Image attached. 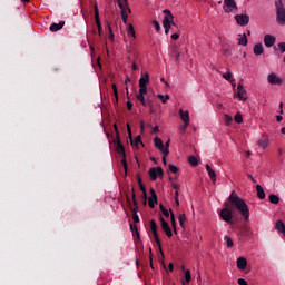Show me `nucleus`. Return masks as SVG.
Wrapping results in <instances>:
<instances>
[{
    "label": "nucleus",
    "instance_id": "nucleus-1",
    "mask_svg": "<svg viewBox=\"0 0 285 285\" xmlns=\"http://www.w3.org/2000/svg\"><path fill=\"white\" fill-rule=\"evenodd\" d=\"M228 202L232 207H234L236 210L240 213L245 222H248V219H250V209L248 208L246 200L239 197V195H237V191L233 190L230 193Z\"/></svg>",
    "mask_w": 285,
    "mask_h": 285
},
{
    "label": "nucleus",
    "instance_id": "nucleus-2",
    "mask_svg": "<svg viewBox=\"0 0 285 285\" xmlns=\"http://www.w3.org/2000/svg\"><path fill=\"white\" fill-rule=\"evenodd\" d=\"M114 130L116 132V139H114V144H116V153L121 157L122 168L125 170V177H128V161L126 160V148L124 144H121V138L119 134V127L117 124L114 125Z\"/></svg>",
    "mask_w": 285,
    "mask_h": 285
},
{
    "label": "nucleus",
    "instance_id": "nucleus-3",
    "mask_svg": "<svg viewBox=\"0 0 285 285\" xmlns=\"http://www.w3.org/2000/svg\"><path fill=\"white\" fill-rule=\"evenodd\" d=\"M132 200H130V196H127V204L132 213L134 224H139V203L137 202V195L135 194V188H132ZM134 204V208H132Z\"/></svg>",
    "mask_w": 285,
    "mask_h": 285
},
{
    "label": "nucleus",
    "instance_id": "nucleus-4",
    "mask_svg": "<svg viewBox=\"0 0 285 285\" xmlns=\"http://www.w3.org/2000/svg\"><path fill=\"white\" fill-rule=\"evenodd\" d=\"M275 8H276V23H278V26H285L284 2H282V0H276Z\"/></svg>",
    "mask_w": 285,
    "mask_h": 285
},
{
    "label": "nucleus",
    "instance_id": "nucleus-5",
    "mask_svg": "<svg viewBox=\"0 0 285 285\" xmlns=\"http://www.w3.org/2000/svg\"><path fill=\"white\" fill-rule=\"evenodd\" d=\"M219 217L223 222H226L227 224H230V226H233V210L228 208V204H226V207L220 210Z\"/></svg>",
    "mask_w": 285,
    "mask_h": 285
},
{
    "label": "nucleus",
    "instance_id": "nucleus-6",
    "mask_svg": "<svg viewBox=\"0 0 285 285\" xmlns=\"http://www.w3.org/2000/svg\"><path fill=\"white\" fill-rule=\"evenodd\" d=\"M223 10L226 14L235 13L239 8L237 7V2L235 0H224Z\"/></svg>",
    "mask_w": 285,
    "mask_h": 285
},
{
    "label": "nucleus",
    "instance_id": "nucleus-7",
    "mask_svg": "<svg viewBox=\"0 0 285 285\" xmlns=\"http://www.w3.org/2000/svg\"><path fill=\"white\" fill-rule=\"evenodd\" d=\"M150 228L154 239L160 250V255L164 257V250L161 249V240L159 239V234L157 233V223L155 222V219L150 220Z\"/></svg>",
    "mask_w": 285,
    "mask_h": 285
},
{
    "label": "nucleus",
    "instance_id": "nucleus-8",
    "mask_svg": "<svg viewBox=\"0 0 285 285\" xmlns=\"http://www.w3.org/2000/svg\"><path fill=\"white\" fill-rule=\"evenodd\" d=\"M163 13L165 14L163 26H174L175 28H177V23H175V16H173V12H170V10L168 9H165Z\"/></svg>",
    "mask_w": 285,
    "mask_h": 285
},
{
    "label": "nucleus",
    "instance_id": "nucleus-9",
    "mask_svg": "<svg viewBox=\"0 0 285 285\" xmlns=\"http://www.w3.org/2000/svg\"><path fill=\"white\" fill-rule=\"evenodd\" d=\"M147 92H148V87L139 86V94L137 95V99L145 107L148 106V104H150V100H146V97H145Z\"/></svg>",
    "mask_w": 285,
    "mask_h": 285
},
{
    "label": "nucleus",
    "instance_id": "nucleus-10",
    "mask_svg": "<svg viewBox=\"0 0 285 285\" xmlns=\"http://www.w3.org/2000/svg\"><path fill=\"white\" fill-rule=\"evenodd\" d=\"M267 81L271 86H282L284 80L277 76V73L272 72L267 76Z\"/></svg>",
    "mask_w": 285,
    "mask_h": 285
},
{
    "label": "nucleus",
    "instance_id": "nucleus-11",
    "mask_svg": "<svg viewBox=\"0 0 285 285\" xmlns=\"http://www.w3.org/2000/svg\"><path fill=\"white\" fill-rule=\"evenodd\" d=\"M157 175L158 177H164V169L161 167L149 169V177L151 181H157Z\"/></svg>",
    "mask_w": 285,
    "mask_h": 285
},
{
    "label": "nucleus",
    "instance_id": "nucleus-12",
    "mask_svg": "<svg viewBox=\"0 0 285 285\" xmlns=\"http://www.w3.org/2000/svg\"><path fill=\"white\" fill-rule=\"evenodd\" d=\"M234 19L236 23L242 27H245L250 21V17L248 14H236Z\"/></svg>",
    "mask_w": 285,
    "mask_h": 285
},
{
    "label": "nucleus",
    "instance_id": "nucleus-13",
    "mask_svg": "<svg viewBox=\"0 0 285 285\" xmlns=\"http://www.w3.org/2000/svg\"><path fill=\"white\" fill-rule=\"evenodd\" d=\"M160 224H161V229L167 235V237L170 239V237H173V229H170V225H168V222H166V219H164V216H160Z\"/></svg>",
    "mask_w": 285,
    "mask_h": 285
},
{
    "label": "nucleus",
    "instance_id": "nucleus-14",
    "mask_svg": "<svg viewBox=\"0 0 285 285\" xmlns=\"http://www.w3.org/2000/svg\"><path fill=\"white\" fill-rule=\"evenodd\" d=\"M94 10H95V21L98 28V35L99 37H101L102 27H101V19L99 18V7H97V4L94 6Z\"/></svg>",
    "mask_w": 285,
    "mask_h": 285
},
{
    "label": "nucleus",
    "instance_id": "nucleus-15",
    "mask_svg": "<svg viewBox=\"0 0 285 285\" xmlns=\"http://www.w3.org/2000/svg\"><path fill=\"white\" fill-rule=\"evenodd\" d=\"M236 97H238L240 101H246V99H248V96H246V89H244V85L239 83L237 86Z\"/></svg>",
    "mask_w": 285,
    "mask_h": 285
},
{
    "label": "nucleus",
    "instance_id": "nucleus-16",
    "mask_svg": "<svg viewBox=\"0 0 285 285\" xmlns=\"http://www.w3.org/2000/svg\"><path fill=\"white\" fill-rule=\"evenodd\" d=\"M269 141L271 140L268 139V136H263L261 139L257 140V146L265 150V148H268Z\"/></svg>",
    "mask_w": 285,
    "mask_h": 285
},
{
    "label": "nucleus",
    "instance_id": "nucleus-17",
    "mask_svg": "<svg viewBox=\"0 0 285 285\" xmlns=\"http://www.w3.org/2000/svg\"><path fill=\"white\" fill-rule=\"evenodd\" d=\"M118 8H120V11L127 10V12L130 14L132 10L128 6V0H117Z\"/></svg>",
    "mask_w": 285,
    "mask_h": 285
},
{
    "label": "nucleus",
    "instance_id": "nucleus-18",
    "mask_svg": "<svg viewBox=\"0 0 285 285\" xmlns=\"http://www.w3.org/2000/svg\"><path fill=\"white\" fill-rule=\"evenodd\" d=\"M150 197L148 199L149 207L155 208V204H157V193L155 189L150 188Z\"/></svg>",
    "mask_w": 285,
    "mask_h": 285
},
{
    "label": "nucleus",
    "instance_id": "nucleus-19",
    "mask_svg": "<svg viewBox=\"0 0 285 285\" xmlns=\"http://www.w3.org/2000/svg\"><path fill=\"white\" fill-rule=\"evenodd\" d=\"M264 43H265L266 48H273V46H275V37L271 36V35H265Z\"/></svg>",
    "mask_w": 285,
    "mask_h": 285
},
{
    "label": "nucleus",
    "instance_id": "nucleus-20",
    "mask_svg": "<svg viewBox=\"0 0 285 285\" xmlns=\"http://www.w3.org/2000/svg\"><path fill=\"white\" fill-rule=\"evenodd\" d=\"M66 26V21H60L59 23H52L49 27L50 32H59Z\"/></svg>",
    "mask_w": 285,
    "mask_h": 285
},
{
    "label": "nucleus",
    "instance_id": "nucleus-21",
    "mask_svg": "<svg viewBox=\"0 0 285 285\" xmlns=\"http://www.w3.org/2000/svg\"><path fill=\"white\" fill-rule=\"evenodd\" d=\"M179 115L184 124H188V121H190V112H188V110L180 109Z\"/></svg>",
    "mask_w": 285,
    "mask_h": 285
},
{
    "label": "nucleus",
    "instance_id": "nucleus-22",
    "mask_svg": "<svg viewBox=\"0 0 285 285\" xmlns=\"http://www.w3.org/2000/svg\"><path fill=\"white\" fill-rule=\"evenodd\" d=\"M246 266H248V261H246L244 257H239L237 259V268L239 271H246Z\"/></svg>",
    "mask_w": 285,
    "mask_h": 285
},
{
    "label": "nucleus",
    "instance_id": "nucleus-23",
    "mask_svg": "<svg viewBox=\"0 0 285 285\" xmlns=\"http://www.w3.org/2000/svg\"><path fill=\"white\" fill-rule=\"evenodd\" d=\"M205 168L210 177V180L213 181V184H215L217 181V174L213 168H210V165H206Z\"/></svg>",
    "mask_w": 285,
    "mask_h": 285
},
{
    "label": "nucleus",
    "instance_id": "nucleus-24",
    "mask_svg": "<svg viewBox=\"0 0 285 285\" xmlns=\"http://www.w3.org/2000/svg\"><path fill=\"white\" fill-rule=\"evenodd\" d=\"M275 228H276L277 233H281L285 237V224H284V222L277 220L275 223Z\"/></svg>",
    "mask_w": 285,
    "mask_h": 285
},
{
    "label": "nucleus",
    "instance_id": "nucleus-25",
    "mask_svg": "<svg viewBox=\"0 0 285 285\" xmlns=\"http://www.w3.org/2000/svg\"><path fill=\"white\" fill-rule=\"evenodd\" d=\"M254 55L256 57H259V56L264 55V46L262 43H256L254 46Z\"/></svg>",
    "mask_w": 285,
    "mask_h": 285
},
{
    "label": "nucleus",
    "instance_id": "nucleus-26",
    "mask_svg": "<svg viewBox=\"0 0 285 285\" xmlns=\"http://www.w3.org/2000/svg\"><path fill=\"white\" fill-rule=\"evenodd\" d=\"M256 191L258 199H266V193L264 191V187H262V185H256Z\"/></svg>",
    "mask_w": 285,
    "mask_h": 285
},
{
    "label": "nucleus",
    "instance_id": "nucleus-27",
    "mask_svg": "<svg viewBox=\"0 0 285 285\" xmlns=\"http://www.w3.org/2000/svg\"><path fill=\"white\" fill-rule=\"evenodd\" d=\"M238 46H248V36L246 33L238 35Z\"/></svg>",
    "mask_w": 285,
    "mask_h": 285
},
{
    "label": "nucleus",
    "instance_id": "nucleus-28",
    "mask_svg": "<svg viewBox=\"0 0 285 285\" xmlns=\"http://www.w3.org/2000/svg\"><path fill=\"white\" fill-rule=\"evenodd\" d=\"M154 144L155 147L160 150V153H164V141L159 137L154 138Z\"/></svg>",
    "mask_w": 285,
    "mask_h": 285
},
{
    "label": "nucleus",
    "instance_id": "nucleus-29",
    "mask_svg": "<svg viewBox=\"0 0 285 285\" xmlns=\"http://www.w3.org/2000/svg\"><path fill=\"white\" fill-rule=\"evenodd\" d=\"M147 83H150V75L148 72L139 79V86H146Z\"/></svg>",
    "mask_w": 285,
    "mask_h": 285
},
{
    "label": "nucleus",
    "instance_id": "nucleus-30",
    "mask_svg": "<svg viewBox=\"0 0 285 285\" xmlns=\"http://www.w3.org/2000/svg\"><path fill=\"white\" fill-rule=\"evenodd\" d=\"M127 35L128 37H132V39H137V33L135 32V27L132 26V23L128 24Z\"/></svg>",
    "mask_w": 285,
    "mask_h": 285
},
{
    "label": "nucleus",
    "instance_id": "nucleus-31",
    "mask_svg": "<svg viewBox=\"0 0 285 285\" xmlns=\"http://www.w3.org/2000/svg\"><path fill=\"white\" fill-rule=\"evenodd\" d=\"M223 79H226V81H229L233 83L235 80H233V73H230V69H227L226 73H222Z\"/></svg>",
    "mask_w": 285,
    "mask_h": 285
},
{
    "label": "nucleus",
    "instance_id": "nucleus-32",
    "mask_svg": "<svg viewBox=\"0 0 285 285\" xmlns=\"http://www.w3.org/2000/svg\"><path fill=\"white\" fill-rule=\"evenodd\" d=\"M130 230H131L134 237L136 235L137 239H141V236L139 235V229H137V225L130 224Z\"/></svg>",
    "mask_w": 285,
    "mask_h": 285
},
{
    "label": "nucleus",
    "instance_id": "nucleus-33",
    "mask_svg": "<svg viewBox=\"0 0 285 285\" xmlns=\"http://www.w3.org/2000/svg\"><path fill=\"white\" fill-rule=\"evenodd\" d=\"M139 188L142 191L144 199H148V194L146 193V187L144 186V183L141 181V178H138Z\"/></svg>",
    "mask_w": 285,
    "mask_h": 285
},
{
    "label": "nucleus",
    "instance_id": "nucleus-34",
    "mask_svg": "<svg viewBox=\"0 0 285 285\" xmlns=\"http://www.w3.org/2000/svg\"><path fill=\"white\" fill-rule=\"evenodd\" d=\"M168 148H170V140H167L165 146L163 145V155H165V157L170 155V150Z\"/></svg>",
    "mask_w": 285,
    "mask_h": 285
},
{
    "label": "nucleus",
    "instance_id": "nucleus-35",
    "mask_svg": "<svg viewBox=\"0 0 285 285\" xmlns=\"http://www.w3.org/2000/svg\"><path fill=\"white\" fill-rule=\"evenodd\" d=\"M170 220L171 228H174V232L177 233V222L175 220V213H173V209H170Z\"/></svg>",
    "mask_w": 285,
    "mask_h": 285
},
{
    "label": "nucleus",
    "instance_id": "nucleus-36",
    "mask_svg": "<svg viewBox=\"0 0 285 285\" xmlns=\"http://www.w3.org/2000/svg\"><path fill=\"white\" fill-rule=\"evenodd\" d=\"M191 279L193 277L190 276V271L189 269L185 271V281H183V285L190 284Z\"/></svg>",
    "mask_w": 285,
    "mask_h": 285
},
{
    "label": "nucleus",
    "instance_id": "nucleus-37",
    "mask_svg": "<svg viewBox=\"0 0 285 285\" xmlns=\"http://www.w3.org/2000/svg\"><path fill=\"white\" fill-rule=\"evenodd\" d=\"M178 222H179L180 228H185L186 214H180L179 217H178Z\"/></svg>",
    "mask_w": 285,
    "mask_h": 285
},
{
    "label": "nucleus",
    "instance_id": "nucleus-38",
    "mask_svg": "<svg viewBox=\"0 0 285 285\" xmlns=\"http://www.w3.org/2000/svg\"><path fill=\"white\" fill-rule=\"evenodd\" d=\"M188 161H189L190 166H199V161L197 160V157H195V156H189Z\"/></svg>",
    "mask_w": 285,
    "mask_h": 285
},
{
    "label": "nucleus",
    "instance_id": "nucleus-39",
    "mask_svg": "<svg viewBox=\"0 0 285 285\" xmlns=\"http://www.w3.org/2000/svg\"><path fill=\"white\" fill-rule=\"evenodd\" d=\"M269 202L271 204H279V196L275 194L269 195Z\"/></svg>",
    "mask_w": 285,
    "mask_h": 285
},
{
    "label": "nucleus",
    "instance_id": "nucleus-40",
    "mask_svg": "<svg viewBox=\"0 0 285 285\" xmlns=\"http://www.w3.org/2000/svg\"><path fill=\"white\" fill-rule=\"evenodd\" d=\"M122 23H128V10L120 11Z\"/></svg>",
    "mask_w": 285,
    "mask_h": 285
},
{
    "label": "nucleus",
    "instance_id": "nucleus-41",
    "mask_svg": "<svg viewBox=\"0 0 285 285\" xmlns=\"http://www.w3.org/2000/svg\"><path fill=\"white\" fill-rule=\"evenodd\" d=\"M112 90H114V96H115V101L114 104H118L119 102V92L117 91V85H112Z\"/></svg>",
    "mask_w": 285,
    "mask_h": 285
},
{
    "label": "nucleus",
    "instance_id": "nucleus-42",
    "mask_svg": "<svg viewBox=\"0 0 285 285\" xmlns=\"http://www.w3.org/2000/svg\"><path fill=\"white\" fill-rule=\"evenodd\" d=\"M157 97L161 101V104H166L168 101V99H170V96H168V95L164 96V95L159 94Z\"/></svg>",
    "mask_w": 285,
    "mask_h": 285
},
{
    "label": "nucleus",
    "instance_id": "nucleus-43",
    "mask_svg": "<svg viewBox=\"0 0 285 285\" xmlns=\"http://www.w3.org/2000/svg\"><path fill=\"white\" fill-rule=\"evenodd\" d=\"M224 120H225L226 126H230V124H233V117L228 114H225Z\"/></svg>",
    "mask_w": 285,
    "mask_h": 285
},
{
    "label": "nucleus",
    "instance_id": "nucleus-44",
    "mask_svg": "<svg viewBox=\"0 0 285 285\" xmlns=\"http://www.w3.org/2000/svg\"><path fill=\"white\" fill-rule=\"evenodd\" d=\"M234 121L236 124H242L244 121V117H242V114L237 112L234 117Z\"/></svg>",
    "mask_w": 285,
    "mask_h": 285
},
{
    "label": "nucleus",
    "instance_id": "nucleus-45",
    "mask_svg": "<svg viewBox=\"0 0 285 285\" xmlns=\"http://www.w3.org/2000/svg\"><path fill=\"white\" fill-rule=\"evenodd\" d=\"M169 173L177 175L179 173V168L175 165H169Z\"/></svg>",
    "mask_w": 285,
    "mask_h": 285
},
{
    "label": "nucleus",
    "instance_id": "nucleus-46",
    "mask_svg": "<svg viewBox=\"0 0 285 285\" xmlns=\"http://www.w3.org/2000/svg\"><path fill=\"white\" fill-rule=\"evenodd\" d=\"M159 208L163 215H165L166 217H170V213L168 212V209H166L164 205L160 204Z\"/></svg>",
    "mask_w": 285,
    "mask_h": 285
},
{
    "label": "nucleus",
    "instance_id": "nucleus-47",
    "mask_svg": "<svg viewBox=\"0 0 285 285\" xmlns=\"http://www.w3.org/2000/svg\"><path fill=\"white\" fill-rule=\"evenodd\" d=\"M224 239H225V242L227 244V248H233V245H234L233 244V239L230 237H228V236H225Z\"/></svg>",
    "mask_w": 285,
    "mask_h": 285
},
{
    "label": "nucleus",
    "instance_id": "nucleus-48",
    "mask_svg": "<svg viewBox=\"0 0 285 285\" xmlns=\"http://www.w3.org/2000/svg\"><path fill=\"white\" fill-rule=\"evenodd\" d=\"M109 39L110 41H115V33L112 32V27L108 23Z\"/></svg>",
    "mask_w": 285,
    "mask_h": 285
},
{
    "label": "nucleus",
    "instance_id": "nucleus-49",
    "mask_svg": "<svg viewBox=\"0 0 285 285\" xmlns=\"http://www.w3.org/2000/svg\"><path fill=\"white\" fill-rule=\"evenodd\" d=\"M135 146H136V148H139V144H141V146H144V142L141 141V136H137L136 138H135Z\"/></svg>",
    "mask_w": 285,
    "mask_h": 285
},
{
    "label": "nucleus",
    "instance_id": "nucleus-50",
    "mask_svg": "<svg viewBox=\"0 0 285 285\" xmlns=\"http://www.w3.org/2000/svg\"><path fill=\"white\" fill-rule=\"evenodd\" d=\"M173 55L175 61H179V57H181V52L177 51L176 49H173Z\"/></svg>",
    "mask_w": 285,
    "mask_h": 285
},
{
    "label": "nucleus",
    "instance_id": "nucleus-51",
    "mask_svg": "<svg viewBox=\"0 0 285 285\" xmlns=\"http://www.w3.org/2000/svg\"><path fill=\"white\" fill-rule=\"evenodd\" d=\"M153 26H154L156 32H159V30H161V24H159V21L154 20Z\"/></svg>",
    "mask_w": 285,
    "mask_h": 285
},
{
    "label": "nucleus",
    "instance_id": "nucleus-52",
    "mask_svg": "<svg viewBox=\"0 0 285 285\" xmlns=\"http://www.w3.org/2000/svg\"><path fill=\"white\" fill-rule=\"evenodd\" d=\"M165 29V35H168L170 32V29L173 28V24H163Z\"/></svg>",
    "mask_w": 285,
    "mask_h": 285
},
{
    "label": "nucleus",
    "instance_id": "nucleus-53",
    "mask_svg": "<svg viewBox=\"0 0 285 285\" xmlns=\"http://www.w3.org/2000/svg\"><path fill=\"white\" fill-rule=\"evenodd\" d=\"M127 132L130 141H132V130L130 129V125H127Z\"/></svg>",
    "mask_w": 285,
    "mask_h": 285
},
{
    "label": "nucleus",
    "instance_id": "nucleus-54",
    "mask_svg": "<svg viewBox=\"0 0 285 285\" xmlns=\"http://www.w3.org/2000/svg\"><path fill=\"white\" fill-rule=\"evenodd\" d=\"M278 48H279L281 52H285V42H279Z\"/></svg>",
    "mask_w": 285,
    "mask_h": 285
},
{
    "label": "nucleus",
    "instance_id": "nucleus-55",
    "mask_svg": "<svg viewBox=\"0 0 285 285\" xmlns=\"http://www.w3.org/2000/svg\"><path fill=\"white\" fill-rule=\"evenodd\" d=\"M180 35L178 32L171 35L173 41H177L179 39Z\"/></svg>",
    "mask_w": 285,
    "mask_h": 285
},
{
    "label": "nucleus",
    "instance_id": "nucleus-56",
    "mask_svg": "<svg viewBox=\"0 0 285 285\" xmlns=\"http://www.w3.org/2000/svg\"><path fill=\"white\" fill-rule=\"evenodd\" d=\"M238 284L239 285H248V282H246V279H244V278H238Z\"/></svg>",
    "mask_w": 285,
    "mask_h": 285
},
{
    "label": "nucleus",
    "instance_id": "nucleus-57",
    "mask_svg": "<svg viewBox=\"0 0 285 285\" xmlns=\"http://www.w3.org/2000/svg\"><path fill=\"white\" fill-rule=\"evenodd\" d=\"M168 268L170 273H173V271H175V265L173 263H169Z\"/></svg>",
    "mask_w": 285,
    "mask_h": 285
},
{
    "label": "nucleus",
    "instance_id": "nucleus-58",
    "mask_svg": "<svg viewBox=\"0 0 285 285\" xmlns=\"http://www.w3.org/2000/svg\"><path fill=\"white\" fill-rule=\"evenodd\" d=\"M127 109H128V110H132V102L127 101Z\"/></svg>",
    "mask_w": 285,
    "mask_h": 285
},
{
    "label": "nucleus",
    "instance_id": "nucleus-59",
    "mask_svg": "<svg viewBox=\"0 0 285 285\" xmlns=\"http://www.w3.org/2000/svg\"><path fill=\"white\" fill-rule=\"evenodd\" d=\"M171 186H173L174 190H179V185H177L176 183H173Z\"/></svg>",
    "mask_w": 285,
    "mask_h": 285
},
{
    "label": "nucleus",
    "instance_id": "nucleus-60",
    "mask_svg": "<svg viewBox=\"0 0 285 285\" xmlns=\"http://www.w3.org/2000/svg\"><path fill=\"white\" fill-rule=\"evenodd\" d=\"M284 117L282 115L276 116V121H283Z\"/></svg>",
    "mask_w": 285,
    "mask_h": 285
},
{
    "label": "nucleus",
    "instance_id": "nucleus-61",
    "mask_svg": "<svg viewBox=\"0 0 285 285\" xmlns=\"http://www.w3.org/2000/svg\"><path fill=\"white\" fill-rule=\"evenodd\" d=\"M243 235H244L245 237H248V228H247V227H245V229H244V232H243Z\"/></svg>",
    "mask_w": 285,
    "mask_h": 285
},
{
    "label": "nucleus",
    "instance_id": "nucleus-62",
    "mask_svg": "<svg viewBox=\"0 0 285 285\" xmlns=\"http://www.w3.org/2000/svg\"><path fill=\"white\" fill-rule=\"evenodd\" d=\"M153 132H155V134L159 132V127H157V126L154 127Z\"/></svg>",
    "mask_w": 285,
    "mask_h": 285
},
{
    "label": "nucleus",
    "instance_id": "nucleus-63",
    "mask_svg": "<svg viewBox=\"0 0 285 285\" xmlns=\"http://www.w3.org/2000/svg\"><path fill=\"white\" fill-rule=\"evenodd\" d=\"M131 68L132 70H137V63L132 62Z\"/></svg>",
    "mask_w": 285,
    "mask_h": 285
},
{
    "label": "nucleus",
    "instance_id": "nucleus-64",
    "mask_svg": "<svg viewBox=\"0 0 285 285\" xmlns=\"http://www.w3.org/2000/svg\"><path fill=\"white\" fill-rule=\"evenodd\" d=\"M282 135H285V127L281 128Z\"/></svg>",
    "mask_w": 285,
    "mask_h": 285
}]
</instances>
